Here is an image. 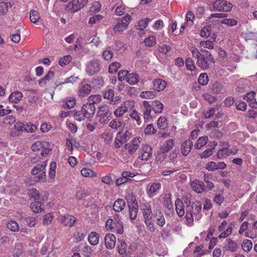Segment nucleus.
I'll list each match as a JSON object with an SVG mask.
<instances>
[{"mask_svg": "<svg viewBox=\"0 0 257 257\" xmlns=\"http://www.w3.org/2000/svg\"><path fill=\"white\" fill-rule=\"evenodd\" d=\"M197 65L202 70H206L209 68V64L203 56L198 58Z\"/></svg>", "mask_w": 257, "mask_h": 257, "instance_id": "24", "label": "nucleus"}, {"mask_svg": "<svg viewBox=\"0 0 257 257\" xmlns=\"http://www.w3.org/2000/svg\"><path fill=\"white\" fill-rule=\"evenodd\" d=\"M208 141V138L206 136L200 137L196 143L195 144V148L197 149H199L203 146L205 145Z\"/></svg>", "mask_w": 257, "mask_h": 257, "instance_id": "27", "label": "nucleus"}, {"mask_svg": "<svg viewBox=\"0 0 257 257\" xmlns=\"http://www.w3.org/2000/svg\"><path fill=\"white\" fill-rule=\"evenodd\" d=\"M128 25L127 23H124L123 21L118 22L114 27V31L116 32H122L125 30Z\"/></svg>", "mask_w": 257, "mask_h": 257, "instance_id": "30", "label": "nucleus"}, {"mask_svg": "<svg viewBox=\"0 0 257 257\" xmlns=\"http://www.w3.org/2000/svg\"><path fill=\"white\" fill-rule=\"evenodd\" d=\"M16 121V117L14 115H10L5 117L3 119V122L6 124L11 125Z\"/></svg>", "mask_w": 257, "mask_h": 257, "instance_id": "54", "label": "nucleus"}, {"mask_svg": "<svg viewBox=\"0 0 257 257\" xmlns=\"http://www.w3.org/2000/svg\"><path fill=\"white\" fill-rule=\"evenodd\" d=\"M151 21L149 18H146L139 21L138 25L136 26L137 29L143 31L147 26L149 22Z\"/></svg>", "mask_w": 257, "mask_h": 257, "instance_id": "32", "label": "nucleus"}, {"mask_svg": "<svg viewBox=\"0 0 257 257\" xmlns=\"http://www.w3.org/2000/svg\"><path fill=\"white\" fill-rule=\"evenodd\" d=\"M139 81V75L136 73L128 74L126 81L131 85H134Z\"/></svg>", "mask_w": 257, "mask_h": 257, "instance_id": "25", "label": "nucleus"}, {"mask_svg": "<svg viewBox=\"0 0 257 257\" xmlns=\"http://www.w3.org/2000/svg\"><path fill=\"white\" fill-rule=\"evenodd\" d=\"M228 249L231 251H235L237 249V244L233 241L231 240H229L228 241V245H227Z\"/></svg>", "mask_w": 257, "mask_h": 257, "instance_id": "61", "label": "nucleus"}, {"mask_svg": "<svg viewBox=\"0 0 257 257\" xmlns=\"http://www.w3.org/2000/svg\"><path fill=\"white\" fill-rule=\"evenodd\" d=\"M27 225L30 227L34 226L36 224V218L35 217H27L24 218Z\"/></svg>", "mask_w": 257, "mask_h": 257, "instance_id": "55", "label": "nucleus"}, {"mask_svg": "<svg viewBox=\"0 0 257 257\" xmlns=\"http://www.w3.org/2000/svg\"><path fill=\"white\" fill-rule=\"evenodd\" d=\"M81 175L84 177H93L96 176V173L91 169L87 168H83L81 171Z\"/></svg>", "mask_w": 257, "mask_h": 257, "instance_id": "36", "label": "nucleus"}, {"mask_svg": "<svg viewBox=\"0 0 257 257\" xmlns=\"http://www.w3.org/2000/svg\"><path fill=\"white\" fill-rule=\"evenodd\" d=\"M127 111V107L125 106H121L118 107L114 112V114L116 117H120L122 116L124 113Z\"/></svg>", "mask_w": 257, "mask_h": 257, "instance_id": "33", "label": "nucleus"}, {"mask_svg": "<svg viewBox=\"0 0 257 257\" xmlns=\"http://www.w3.org/2000/svg\"><path fill=\"white\" fill-rule=\"evenodd\" d=\"M71 59L72 57L70 55H66L59 60V64L61 66L66 65L71 62Z\"/></svg>", "mask_w": 257, "mask_h": 257, "instance_id": "42", "label": "nucleus"}, {"mask_svg": "<svg viewBox=\"0 0 257 257\" xmlns=\"http://www.w3.org/2000/svg\"><path fill=\"white\" fill-rule=\"evenodd\" d=\"M91 86L88 84H85L81 86L78 91V94L80 96H84L86 95H88L91 90Z\"/></svg>", "mask_w": 257, "mask_h": 257, "instance_id": "22", "label": "nucleus"}, {"mask_svg": "<svg viewBox=\"0 0 257 257\" xmlns=\"http://www.w3.org/2000/svg\"><path fill=\"white\" fill-rule=\"evenodd\" d=\"M30 191L31 197L35 200H39L40 199V197L39 192L37 190V189L32 188Z\"/></svg>", "mask_w": 257, "mask_h": 257, "instance_id": "59", "label": "nucleus"}, {"mask_svg": "<svg viewBox=\"0 0 257 257\" xmlns=\"http://www.w3.org/2000/svg\"><path fill=\"white\" fill-rule=\"evenodd\" d=\"M40 18V14L38 11L34 10L30 11V19L32 23L34 24L37 23Z\"/></svg>", "mask_w": 257, "mask_h": 257, "instance_id": "29", "label": "nucleus"}, {"mask_svg": "<svg viewBox=\"0 0 257 257\" xmlns=\"http://www.w3.org/2000/svg\"><path fill=\"white\" fill-rule=\"evenodd\" d=\"M23 94L21 92L18 91L14 92L11 94L9 99L10 102L12 103H17L22 98Z\"/></svg>", "mask_w": 257, "mask_h": 257, "instance_id": "18", "label": "nucleus"}, {"mask_svg": "<svg viewBox=\"0 0 257 257\" xmlns=\"http://www.w3.org/2000/svg\"><path fill=\"white\" fill-rule=\"evenodd\" d=\"M43 145L42 143L39 141L36 142L35 144H34L32 147L31 149L33 151L36 152V151H40L42 148H43Z\"/></svg>", "mask_w": 257, "mask_h": 257, "instance_id": "58", "label": "nucleus"}, {"mask_svg": "<svg viewBox=\"0 0 257 257\" xmlns=\"http://www.w3.org/2000/svg\"><path fill=\"white\" fill-rule=\"evenodd\" d=\"M214 10L220 12H229L232 8V4L224 0H217L212 3Z\"/></svg>", "mask_w": 257, "mask_h": 257, "instance_id": "3", "label": "nucleus"}, {"mask_svg": "<svg viewBox=\"0 0 257 257\" xmlns=\"http://www.w3.org/2000/svg\"><path fill=\"white\" fill-rule=\"evenodd\" d=\"M141 151L142 152L141 156L139 158L142 160H148L152 154L151 148L147 145L143 146Z\"/></svg>", "mask_w": 257, "mask_h": 257, "instance_id": "10", "label": "nucleus"}, {"mask_svg": "<svg viewBox=\"0 0 257 257\" xmlns=\"http://www.w3.org/2000/svg\"><path fill=\"white\" fill-rule=\"evenodd\" d=\"M232 231V226H228L225 230L222 231L219 235V238H226L231 234Z\"/></svg>", "mask_w": 257, "mask_h": 257, "instance_id": "50", "label": "nucleus"}, {"mask_svg": "<svg viewBox=\"0 0 257 257\" xmlns=\"http://www.w3.org/2000/svg\"><path fill=\"white\" fill-rule=\"evenodd\" d=\"M128 207L129 208L130 218L131 220H135L137 217L139 206L138 205L132 206L131 204H128Z\"/></svg>", "mask_w": 257, "mask_h": 257, "instance_id": "28", "label": "nucleus"}, {"mask_svg": "<svg viewBox=\"0 0 257 257\" xmlns=\"http://www.w3.org/2000/svg\"><path fill=\"white\" fill-rule=\"evenodd\" d=\"M95 110V105L91 103L87 102L82 106V111L84 112L86 117L88 118H92L93 116Z\"/></svg>", "mask_w": 257, "mask_h": 257, "instance_id": "5", "label": "nucleus"}, {"mask_svg": "<svg viewBox=\"0 0 257 257\" xmlns=\"http://www.w3.org/2000/svg\"><path fill=\"white\" fill-rule=\"evenodd\" d=\"M47 166V162H44L42 164H38L35 166L31 171L32 175H36L39 172H43Z\"/></svg>", "mask_w": 257, "mask_h": 257, "instance_id": "23", "label": "nucleus"}, {"mask_svg": "<svg viewBox=\"0 0 257 257\" xmlns=\"http://www.w3.org/2000/svg\"><path fill=\"white\" fill-rule=\"evenodd\" d=\"M128 71L127 70H120L118 73V79L119 81H122L126 79Z\"/></svg>", "mask_w": 257, "mask_h": 257, "instance_id": "56", "label": "nucleus"}, {"mask_svg": "<svg viewBox=\"0 0 257 257\" xmlns=\"http://www.w3.org/2000/svg\"><path fill=\"white\" fill-rule=\"evenodd\" d=\"M120 244L118 246V252L120 255H123L125 253V249L127 246L126 243L121 240H118Z\"/></svg>", "mask_w": 257, "mask_h": 257, "instance_id": "44", "label": "nucleus"}, {"mask_svg": "<svg viewBox=\"0 0 257 257\" xmlns=\"http://www.w3.org/2000/svg\"><path fill=\"white\" fill-rule=\"evenodd\" d=\"M120 66V64L118 62H114L112 63L109 66L108 72L111 74L116 72Z\"/></svg>", "mask_w": 257, "mask_h": 257, "instance_id": "38", "label": "nucleus"}, {"mask_svg": "<svg viewBox=\"0 0 257 257\" xmlns=\"http://www.w3.org/2000/svg\"><path fill=\"white\" fill-rule=\"evenodd\" d=\"M74 117L78 121H81L86 117L84 112L81 111H75L74 113Z\"/></svg>", "mask_w": 257, "mask_h": 257, "instance_id": "53", "label": "nucleus"}, {"mask_svg": "<svg viewBox=\"0 0 257 257\" xmlns=\"http://www.w3.org/2000/svg\"><path fill=\"white\" fill-rule=\"evenodd\" d=\"M36 129V126L35 125L25 124L22 122L18 121L11 130L10 135L11 137H17L21 136L23 132L33 133Z\"/></svg>", "mask_w": 257, "mask_h": 257, "instance_id": "2", "label": "nucleus"}, {"mask_svg": "<svg viewBox=\"0 0 257 257\" xmlns=\"http://www.w3.org/2000/svg\"><path fill=\"white\" fill-rule=\"evenodd\" d=\"M141 208L143 211L145 223L148 226L151 225L152 214L151 209L150 208V205L148 204H144L142 206H141Z\"/></svg>", "mask_w": 257, "mask_h": 257, "instance_id": "6", "label": "nucleus"}, {"mask_svg": "<svg viewBox=\"0 0 257 257\" xmlns=\"http://www.w3.org/2000/svg\"><path fill=\"white\" fill-rule=\"evenodd\" d=\"M31 209L35 213L41 212L44 208L43 204L40 201L32 202L30 205Z\"/></svg>", "mask_w": 257, "mask_h": 257, "instance_id": "21", "label": "nucleus"}, {"mask_svg": "<svg viewBox=\"0 0 257 257\" xmlns=\"http://www.w3.org/2000/svg\"><path fill=\"white\" fill-rule=\"evenodd\" d=\"M174 145V141L173 139H168L163 142L162 147V153L167 152L170 150Z\"/></svg>", "mask_w": 257, "mask_h": 257, "instance_id": "20", "label": "nucleus"}, {"mask_svg": "<svg viewBox=\"0 0 257 257\" xmlns=\"http://www.w3.org/2000/svg\"><path fill=\"white\" fill-rule=\"evenodd\" d=\"M221 23L226 25L229 27L235 26L237 22L234 19H224L221 21Z\"/></svg>", "mask_w": 257, "mask_h": 257, "instance_id": "46", "label": "nucleus"}, {"mask_svg": "<svg viewBox=\"0 0 257 257\" xmlns=\"http://www.w3.org/2000/svg\"><path fill=\"white\" fill-rule=\"evenodd\" d=\"M125 199L127 201L128 205L131 204L132 206H136V205H138V201L136 199V196L134 194H129L125 197Z\"/></svg>", "mask_w": 257, "mask_h": 257, "instance_id": "35", "label": "nucleus"}, {"mask_svg": "<svg viewBox=\"0 0 257 257\" xmlns=\"http://www.w3.org/2000/svg\"><path fill=\"white\" fill-rule=\"evenodd\" d=\"M144 43L147 46L150 47L154 45L156 43L155 37L154 36L149 37L145 39Z\"/></svg>", "mask_w": 257, "mask_h": 257, "instance_id": "60", "label": "nucleus"}, {"mask_svg": "<svg viewBox=\"0 0 257 257\" xmlns=\"http://www.w3.org/2000/svg\"><path fill=\"white\" fill-rule=\"evenodd\" d=\"M208 77L206 73H201L198 78V83L202 85H205L208 82Z\"/></svg>", "mask_w": 257, "mask_h": 257, "instance_id": "37", "label": "nucleus"}, {"mask_svg": "<svg viewBox=\"0 0 257 257\" xmlns=\"http://www.w3.org/2000/svg\"><path fill=\"white\" fill-rule=\"evenodd\" d=\"M255 92L250 91L244 95L243 99L248 102L249 105L253 108H257V102L255 99Z\"/></svg>", "mask_w": 257, "mask_h": 257, "instance_id": "8", "label": "nucleus"}, {"mask_svg": "<svg viewBox=\"0 0 257 257\" xmlns=\"http://www.w3.org/2000/svg\"><path fill=\"white\" fill-rule=\"evenodd\" d=\"M55 73L54 71L49 70L48 73L45 75L44 78H41L39 81V84L41 86H44L46 85L47 81H49L53 79L54 77Z\"/></svg>", "mask_w": 257, "mask_h": 257, "instance_id": "17", "label": "nucleus"}, {"mask_svg": "<svg viewBox=\"0 0 257 257\" xmlns=\"http://www.w3.org/2000/svg\"><path fill=\"white\" fill-rule=\"evenodd\" d=\"M241 246L244 251L248 252L252 247V241L248 239H244L241 244Z\"/></svg>", "mask_w": 257, "mask_h": 257, "instance_id": "31", "label": "nucleus"}, {"mask_svg": "<svg viewBox=\"0 0 257 257\" xmlns=\"http://www.w3.org/2000/svg\"><path fill=\"white\" fill-rule=\"evenodd\" d=\"M83 252L85 257H90L92 255V249L88 246H85L83 249Z\"/></svg>", "mask_w": 257, "mask_h": 257, "instance_id": "64", "label": "nucleus"}, {"mask_svg": "<svg viewBox=\"0 0 257 257\" xmlns=\"http://www.w3.org/2000/svg\"><path fill=\"white\" fill-rule=\"evenodd\" d=\"M194 19V14L191 12L189 11L186 15V25L188 26H191L193 24V20Z\"/></svg>", "mask_w": 257, "mask_h": 257, "instance_id": "47", "label": "nucleus"}, {"mask_svg": "<svg viewBox=\"0 0 257 257\" xmlns=\"http://www.w3.org/2000/svg\"><path fill=\"white\" fill-rule=\"evenodd\" d=\"M210 26H205L202 28L200 32V36L203 38H207L210 35Z\"/></svg>", "mask_w": 257, "mask_h": 257, "instance_id": "45", "label": "nucleus"}, {"mask_svg": "<svg viewBox=\"0 0 257 257\" xmlns=\"http://www.w3.org/2000/svg\"><path fill=\"white\" fill-rule=\"evenodd\" d=\"M89 193L85 190H81L77 192L76 194V199L78 200H84Z\"/></svg>", "mask_w": 257, "mask_h": 257, "instance_id": "48", "label": "nucleus"}, {"mask_svg": "<svg viewBox=\"0 0 257 257\" xmlns=\"http://www.w3.org/2000/svg\"><path fill=\"white\" fill-rule=\"evenodd\" d=\"M76 102V99L74 97H67L63 106L64 108L70 109L75 106Z\"/></svg>", "mask_w": 257, "mask_h": 257, "instance_id": "26", "label": "nucleus"}, {"mask_svg": "<svg viewBox=\"0 0 257 257\" xmlns=\"http://www.w3.org/2000/svg\"><path fill=\"white\" fill-rule=\"evenodd\" d=\"M216 163L214 162H209L206 164V169L209 171H213L216 170Z\"/></svg>", "mask_w": 257, "mask_h": 257, "instance_id": "57", "label": "nucleus"}, {"mask_svg": "<svg viewBox=\"0 0 257 257\" xmlns=\"http://www.w3.org/2000/svg\"><path fill=\"white\" fill-rule=\"evenodd\" d=\"M98 108L97 115L98 116L111 117L112 113L109 112V108L107 105H99Z\"/></svg>", "mask_w": 257, "mask_h": 257, "instance_id": "13", "label": "nucleus"}, {"mask_svg": "<svg viewBox=\"0 0 257 257\" xmlns=\"http://www.w3.org/2000/svg\"><path fill=\"white\" fill-rule=\"evenodd\" d=\"M101 99V96L100 95H90L88 98V102L95 105L99 103Z\"/></svg>", "mask_w": 257, "mask_h": 257, "instance_id": "40", "label": "nucleus"}, {"mask_svg": "<svg viewBox=\"0 0 257 257\" xmlns=\"http://www.w3.org/2000/svg\"><path fill=\"white\" fill-rule=\"evenodd\" d=\"M222 146L223 148L219 150L217 153V157L219 159L225 158L230 155L228 144L223 143Z\"/></svg>", "mask_w": 257, "mask_h": 257, "instance_id": "11", "label": "nucleus"}, {"mask_svg": "<svg viewBox=\"0 0 257 257\" xmlns=\"http://www.w3.org/2000/svg\"><path fill=\"white\" fill-rule=\"evenodd\" d=\"M217 143L216 142H214L213 148L204 151L200 155V157L201 158H205L211 156L213 154V150L214 149V148L217 145Z\"/></svg>", "mask_w": 257, "mask_h": 257, "instance_id": "39", "label": "nucleus"}, {"mask_svg": "<svg viewBox=\"0 0 257 257\" xmlns=\"http://www.w3.org/2000/svg\"><path fill=\"white\" fill-rule=\"evenodd\" d=\"M193 143L190 140H186L183 142L181 146V153L183 156H187L190 152Z\"/></svg>", "mask_w": 257, "mask_h": 257, "instance_id": "12", "label": "nucleus"}, {"mask_svg": "<svg viewBox=\"0 0 257 257\" xmlns=\"http://www.w3.org/2000/svg\"><path fill=\"white\" fill-rule=\"evenodd\" d=\"M56 169V163L55 162H51L50 164V167L49 170V176L52 179H53L55 177Z\"/></svg>", "mask_w": 257, "mask_h": 257, "instance_id": "52", "label": "nucleus"}, {"mask_svg": "<svg viewBox=\"0 0 257 257\" xmlns=\"http://www.w3.org/2000/svg\"><path fill=\"white\" fill-rule=\"evenodd\" d=\"M104 242L106 247L107 249H112L115 246L116 237L114 234L108 233L105 236Z\"/></svg>", "mask_w": 257, "mask_h": 257, "instance_id": "9", "label": "nucleus"}, {"mask_svg": "<svg viewBox=\"0 0 257 257\" xmlns=\"http://www.w3.org/2000/svg\"><path fill=\"white\" fill-rule=\"evenodd\" d=\"M176 211L179 217H182L185 214L184 205L180 199H177L175 203Z\"/></svg>", "mask_w": 257, "mask_h": 257, "instance_id": "14", "label": "nucleus"}, {"mask_svg": "<svg viewBox=\"0 0 257 257\" xmlns=\"http://www.w3.org/2000/svg\"><path fill=\"white\" fill-rule=\"evenodd\" d=\"M59 220L60 222L65 226L72 227L76 222L77 219L72 215L67 214L60 216Z\"/></svg>", "mask_w": 257, "mask_h": 257, "instance_id": "7", "label": "nucleus"}, {"mask_svg": "<svg viewBox=\"0 0 257 257\" xmlns=\"http://www.w3.org/2000/svg\"><path fill=\"white\" fill-rule=\"evenodd\" d=\"M201 208L202 205L200 202H194L186 207L185 218L187 225L192 226L194 219L198 220L200 219Z\"/></svg>", "mask_w": 257, "mask_h": 257, "instance_id": "1", "label": "nucleus"}, {"mask_svg": "<svg viewBox=\"0 0 257 257\" xmlns=\"http://www.w3.org/2000/svg\"><path fill=\"white\" fill-rule=\"evenodd\" d=\"M156 91H143L140 94V96L143 98L151 99L153 98L155 96Z\"/></svg>", "mask_w": 257, "mask_h": 257, "instance_id": "43", "label": "nucleus"}, {"mask_svg": "<svg viewBox=\"0 0 257 257\" xmlns=\"http://www.w3.org/2000/svg\"><path fill=\"white\" fill-rule=\"evenodd\" d=\"M86 234L87 232L85 230L77 231L75 235L76 242H78L82 241L84 239V237L86 235Z\"/></svg>", "mask_w": 257, "mask_h": 257, "instance_id": "49", "label": "nucleus"}, {"mask_svg": "<svg viewBox=\"0 0 257 257\" xmlns=\"http://www.w3.org/2000/svg\"><path fill=\"white\" fill-rule=\"evenodd\" d=\"M7 227L14 232L18 231L20 229L18 223L14 220H11L8 222Z\"/></svg>", "mask_w": 257, "mask_h": 257, "instance_id": "34", "label": "nucleus"}, {"mask_svg": "<svg viewBox=\"0 0 257 257\" xmlns=\"http://www.w3.org/2000/svg\"><path fill=\"white\" fill-rule=\"evenodd\" d=\"M124 148L126 150H128L130 154H134L136 151L137 149L134 147L133 144L127 143L125 144Z\"/></svg>", "mask_w": 257, "mask_h": 257, "instance_id": "63", "label": "nucleus"}, {"mask_svg": "<svg viewBox=\"0 0 257 257\" xmlns=\"http://www.w3.org/2000/svg\"><path fill=\"white\" fill-rule=\"evenodd\" d=\"M113 56V52L110 50H105L102 53V57L106 60H110Z\"/></svg>", "mask_w": 257, "mask_h": 257, "instance_id": "62", "label": "nucleus"}, {"mask_svg": "<svg viewBox=\"0 0 257 257\" xmlns=\"http://www.w3.org/2000/svg\"><path fill=\"white\" fill-rule=\"evenodd\" d=\"M192 188L197 193H200L204 190L203 183L197 180L192 181L191 183Z\"/></svg>", "mask_w": 257, "mask_h": 257, "instance_id": "15", "label": "nucleus"}, {"mask_svg": "<svg viewBox=\"0 0 257 257\" xmlns=\"http://www.w3.org/2000/svg\"><path fill=\"white\" fill-rule=\"evenodd\" d=\"M125 207V202L123 199L118 198L113 205V210L116 212L121 211Z\"/></svg>", "mask_w": 257, "mask_h": 257, "instance_id": "16", "label": "nucleus"}, {"mask_svg": "<svg viewBox=\"0 0 257 257\" xmlns=\"http://www.w3.org/2000/svg\"><path fill=\"white\" fill-rule=\"evenodd\" d=\"M99 238V234L96 232L92 231L89 234L88 240L91 245H95L98 243Z\"/></svg>", "mask_w": 257, "mask_h": 257, "instance_id": "19", "label": "nucleus"}, {"mask_svg": "<svg viewBox=\"0 0 257 257\" xmlns=\"http://www.w3.org/2000/svg\"><path fill=\"white\" fill-rule=\"evenodd\" d=\"M199 44L201 47L204 48L208 49H213L214 48V43L210 40L201 41Z\"/></svg>", "mask_w": 257, "mask_h": 257, "instance_id": "41", "label": "nucleus"}, {"mask_svg": "<svg viewBox=\"0 0 257 257\" xmlns=\"http://www.w3.org/2000/svg\"><path fill=\"white\" fill-rule=\"evenodd\" d=\"M100 70V64L97 60H92L88 62L86 71L89 75H93Z\"/></svg>", "mask_w": 257, "mask_h": 257, "instance_id": "4", "label": "nucleus"}, {"mask_svg": "<svg viewBox=\"0 0 257 257\" xmlns=\"http://www.w3.org/2000/svg\"><path fill=\"white\" fill-rule=\"evenodd\" d=\"M186 66L188 70L192 71L195 70V66L193 61L190 58H188L185 61Z\"/></svg>", "mask_w": 257, "mask_h": 257, "instance_id": "51", "label": "nucleus"}]
</instances>
